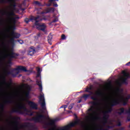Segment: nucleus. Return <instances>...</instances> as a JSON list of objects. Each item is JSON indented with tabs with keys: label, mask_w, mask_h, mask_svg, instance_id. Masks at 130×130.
<instances>
[{
	"label": "nucleus",
	"mask_w": 130,
	"mask_h": 130,
	"mask_svg": "<svg viewBox=\"0 0 130 130\" xmlns=\"http://www.w3.org/2000/svg\"><path fill=\"white\" fill-rule=\"evenodd\" d=\"M49 121L46 123L45 125L52 127L50 130H69L71 127H74V126H76L77 124H79L80 123V120L77 119L74 122H71L67 125L56 129V124L55 123H56V121L59 120V119L58 118L55 119H50L49 118Z\"/></svg>",
	"instance_id": "nucleus-1"
},
{
	"label": "nucleus",
	"mask_w": 130,
	"mask_h": 130,
	"mask_svg": "<svg viewBox=\"0 0 130 130\" xmlns=\"http://www.w3.org/2000/svg\"><path fill=\"white\" fill-rule=\"evenodd\" d=\"M18 109H13L11 113H19V114H24V112H26V114L27 115H29V116H32L33 115V112H30L27 108H26V107L25 106V105L21 104L19 105L18 106Z\"/></svg>",
	"instance_id": "nucleus-2"
},
{
	"label": "nucleus",
	"mask_w": 130,
	"mask_h": 130,
	"mask_svg": "<svg viewBox=\"0 0 130 130\" xmlns=\"http://www.w3.org/2000/svg\"><path fill=\"white\" fill-rule=\"evenodd\" d=\"M104 96V93L103 92L101 91V90L99 89L98 91H96L94 96H91L90 99L91 100L93 101L91 102L90 103L93 106H97V105H99L100 103L99 102V99H98V97H103Z\"/></svg>",
	"instance_id": "nucleus-3"
},
{
	"label": "nucleus",
	"mask_w": 130,
	"mask_h": 130,
	"mask_svg": "<svg viewBox=\"0 0 130 130\" xmlns=\"http://www.w3.org/2000/svg\"><path fill=\"white\" fill-rule=\"evenodd\" d=\"M42 21V19L39 18V19H37V20L35 22V26H37V29L38 30H40L41 31H43V32H46L45 31V29H46V25H45V24L42 23V24H40L39 22H41Z\"/></svg>",
	"instance_id": "nucleus-4"
},
{
	"label": "nucleus",
	"mask_w": 130,
	"mask_h": 130,
	"mask_svg": "<svg viewBox=\"0 0 130 130\" xmlns=\"http://www.w3.org/2000/svg\"><path fill=\"white\" fill-rule=\"evenodd\" d=\"M122 74L125 78L122 77L121 82H118V85L121 86L122 84L127 85V79L130 78L129 73H126L125 71H122Z\"/></svg>",
	"instance_id": "nucleus-5"
},
{
	"label": "nucleus",
	"mask_w": 130,
	"mask_h": 130,
	"mask_svg": "<svg viewBox=\"0 0 130 130\" xmlns=\"http://www.w3.org/2000/svg\"><path fill=\"white\" fill-rule=\"evenodd\" d=\"M45 115H44L43 114H37V115L36 117H34L31 119H30V120L32 121H34L35 122H43V119H45Z\"/></svg>",
	"instance_id": "nucleus-6"
},
{
	"label": "nucleus",
	"mask_w": 130,
	"mask_h": 130,
	"mask_svg": "<svg viewBox=\"0 0 130 130\" xmlns=\"http://www.w3.org/2000/svg\"><path fill=\"white\" fill-rule=\"evenodd\" d=\"M120 103V101L118 100H114L112 101V103L110 104V107L108 108V110L104 112L105 113L108 114V113H111L112 112V110H113V106H116V105H118Z\"/></svg>",
	"instance_id": "nucleus-7"
},
{
	"label": "nucleus",
	"mask_w": 130,
	"mask_h": 130,
	"mask_svg": "<svg viewBox=\"0 0 130 130\" xmlns=\"http://www.w3.org/2000/svg\"><path fill=\"white\" fill-rule=\"evenodd\" d=\"M1 13L3 15H6V14H7L8 16H16V17H13L11 18V20L13 21V23H14V24L16 23V20H17V19H20V17L17 16L16 14H15V13H14L13 11H12L11 12H8V13H7V12H5V11H2Z\"/></svg>",
	"instance_id": "nucleus-8"
},
{
	"label": "nucleus",
	"mask_w": 130,
	"mask_h": 130,
	"mask_svg": "<svg viewBox=\"0 0 130 130\" xmlns=\"http://www.w3.org/2000/svg\"><path fill=\"white\" fill-rule=\"evenodd\" d=\"M19 55V53H15L14 50L12 49L10 54L7 55V56H9V63H12V58H15L16 59Z\"/></svg>",
	"instance_id": "nucleus-9"
},
{
	"label": "nucleus",
	"mask_w": 130,
	"mask_h": 130,
	"mask_svg": "<svg viewBox=\"0 0 130 130\" xmlns=\"http://www.w3.org/2000/svg\"><path fill=\"white\" fill-rule=\"evenodd\" d=\"M40 18V15H38L36 17L33 16H30L29 17V19L28 18H26L24 19V22H25V23L26 24H28V23H29V22H30V21H31V22H33V21H37V20H38Z\"/></svg>",
	"instance_id": "nucleus-10"
},
{
	"label": "nucleus",
	"mask_w": 130,
	"mask_h": 130,
	"mask_svg": "<svg viewBox=\"0 0 130 130\" xmlns=\"http://www.w3.org/2000/svg\"><path fill=\"white\" fill-rule=\"evenodd\" d=\"M39 100L42 102L41 103V106L42 109H43V110H45L46 109V106L45 104V99H44V95L40 94L39 96Z\"/></svg>",
	"instance_id": "nucleus-11"
},
{
	"label": "nucleus",
	"mask_w": 130,
	"mask_h": 130,
	"mask_svg": "<svg viewBox=\"0 0 130 130\" xmlns=\"http://www.w3.org/2000/svg\"><path fill=\"white\" fill-rule=\"evenodd\" d=\"M12 36L13 38L10 39L9 42H10V43H14V39H15V38L16 39H18V38H20V35L19 34L15 33L14 31H12Z\"/></svg>",
	"instance_id": "nucleus-12"
},
{
	"label": "nucleus",
	"mask_w": 130,
	"mask_h": 130,
	"mask_svg": "<svg viewBox=\"0 0 130 130\" xmlns=\"http://www.w3.org/2000/svg\"><path fill=\"white\" fill-rule=\"evenodd\" d=\"M55 1L58 2V0H49L48 1L49 3L48 4H46V6H47V7H51L53 4V7H55V8H57L58 7V5H57V4Z\"/></svg>",
	"instance_id": "nucleus-13"
},
{
	"label": "nucleus",
	"mask_w": 130,
	"mask_h": 130,
	"mask_svg": "<svg viewBox=\"0 0 130 130\" xmlns=\"http://www.w3.org/2000/svg\"><path fill=\"white\" fill-rule=\"evenodd\" d=\"M36 52H38L37 48H35L34 47H31L28 52V55L32 56L35 53H36Z\"/></svg>",
	"instance_id": "nucleus-14"
},
{
	"label": "nucleus",
	"mask_w": 130,
	"mask_h": 130,
	"mask_svg": "<svg viewBox=\"0 0 130 130\" xmlns=\"http://www.w3.org/2000/svg\"><path fill=\"white\" fill-rule=\"evenodd\" d=\"M28 104L32 109H38V108L37 107V104H36L35 103L29 101H28Z\"/></svg>",
	"instance_id": "nucleus-15"
},
{
	"label": "nucleus",
	"mask_w": 130,
	"mask_h": 130,
	"mask_svg": "<svg viewBox=\"0 0 130 130\" xmlns=\"http://www.w3.org/2000/svg\"><path fill=\"white\" fill-rule=\"evenodd\" d=\"M15 71H21V72H28V70H27L26 67H25L24 66H18L15 69Z\"/></svg>",
	"instance_id": "nucleus-16"
},
{
	"label": "nucleus",
	"mask_w": 130,
	"mask_h": 130,
	"mask_svg": "<svg viewBox=\"0 0 130 130\" xmlns=\"http://www.w3.org/2000/svg\"><path fill=\"white\" fill-rule=\"evenodd\" d=\"M108 118H109V115L104 112V117L103 118V120L104 121V125H105V123L107 122Z\"/></svg>",
	"instance_id": "nucleus-17"
},
{
	"label": "nucleus",
	"mask_w": 130,
	"mask_h": 130,
	"mask_svg": "<svg viewBox=\"0 0 130 130\" xmlns=\"http://www.w3.org/2000/svg\"><path fill=\"white\" fill-rule=\"evenodd\" d=\"M4 103L5 104H12V103H14V100L12 99V97L9 96L8 100L4 101Z\"/></svg>",
	"instance_id": "nucleus-18"
},
{
	"label": "nucleus",
	"mask_w": 130,
	"mask_h": 130,
	"mask_svg": "<svg viewBox=\"0 0 130 130\" xmlns=\"http://www.w3.org/2000/svg\"><path fill=\"white\" fill-rule=\"evenodd\" d=\"M5 75H7V76H9V75H12V76H13V77H16L18 74H19V72H16L15 75H14V73H13V71H6L5 72Z\"/></svg>",
	"instance_id": "nucleus-19"
},
{
	"label": "nucleus",
	"mask_w": 130,
	"mask_h": 130,
	"mask_svg": "<svg viewBox=\"0 0 130 130\" xmlns=\"http://www.w3.org/2000/svg\"><path fill=\"white\" fill-rule=\"evenodd\" d=\"M16 0H8V3H13V4H11V7H12V9L13 10H16Z\"/></svg>",
	"instance_id": "nucleus-20"
},
{
	"label": "nucleus",
	"mask_w": 130,
	"mask_h": 130,
	"mask_svg": "<svg viewBox=\"0 0 130 130\" xmlns=\"http://www.w3.org/2000/svg\"><path fill=\"white\" fill-rule=\"evenodd\" d=\"M88 111L92 112L91 113H89L90 116H93V115L96 113V112L94 110V107L93 106H91V108L88 109Z\"/></svg>",
	"instance_id": "nucleus-21"
},
{
	"label": "nucleus",
	"mask_w": 130,
	"mask_h": 130,
	"mask_svg": "<svg viewBox=\"0 0 130 130\" xmlns=\"http://www.w3.org/2000/svg\"><path fill=\"white\" fill-rule=\"evenodd\" d=\"M36 83L38 86H39V87L40 92H42L43 88H42V84H41V81L37 80L36 81Z\"/></svg>",
	"instance_id": "nucleus-22"
},
{
	"label": "nucleus",
	"mask_w": 130,
	"mask_h": 130,
	"mask_svg": "<svg viewBox=\"0 0 130 130\" xmlns=\"http://www.w3.org/2000/svg\"><path fill=\"white\" fill-rule=\"evenodd\" d=\"M118 111L120 112H117V113L118 114H119V115H121L122 113H124V109L123 108H121L120 109H118Z\"/></svg>",
	"instance_id": "nucleus-23"
},
{
	"label": "nucleus",
	"mask_w": 130,
	"mask_h": 130,
	"mask_svg": "<svg viewBox=\"0 0 130 130\" xmlns=\"http://www.w3.org/2000/svg\"><path fill=\"white\" fill-rule=\"evenodd\" d=\"M119 97H121V98H122V99H123V100H126V101H128V100H129V99H130V94L127 95V96L126 98H124V97H123V95H122L120 94H119Z\"/></svg>",
	"instance_id": "nucleus-24"
},
{
	"label": "nucleus",
	"mask_w": 130,
	"mask_h": 130,
	"mask_svg": "<svg viewBox=\"0 0 130 130\" xmlns=\"http://www.w3.org/2000/svg\"><path fill=\"white\" fill-rule=\"evenodd\" d=\"M112 127H113L112 126L107 125L106 128L101 127V128L98 129V130H109V128H112Z\"/></svg>",
	"instance_id": "nucleus-25"
},
{
	"label": "nucleus",
	"mask_w": 130,
	"mask_h": 130,
	"mask_svg": "<svg viewBox=\"0 0 130 130\" xmlns=\"http://www.w3.org/2000/svg\"><path fill=\"white\" fill-rule=\"evenodd\" d=\"M34 4L37 6H38L39 7H44V5L42 4L41 3L39 2V1H34Z\"/></svg>",
	"instance_id": "nucleus-26"
},
{
	"label": "nucleus",
	"mask_w": 130,
	"mask_h": 130,
	"mask_svg": "<svg viewBox=\"0 0 130 130\" xmlns=\"http://www.w3.org/2000/svg\"><path fill=\"white\" fill-rule=\"evenodd\" d=\"M52 40V36L49 35L48 36V43H49L50 44V45H51V44H52V43H51Z\"/></svg>",
	"instance_id": "nucleus-27"
},
{
	"label": "nucleus",
	"mask_w": 130,
	"mask_h": 130,
	"mask_svg": "<svg viewBox=\"0 0 130 130\" xmlns=\"http://www.w3.org/2000/svg\"><path fill=\"white\" fill-rule=\"evenodd\" d=\"M90 96H91V94H83L82 98H83V99L87 100V99H88V98H89Z\"/></svg>",
	"instance_id": "nucleus-28"
},
{
	"label": "nucleus",
	"mask_w": 130,
	"mask_h": 130,
	"mask_svg": "<svg viewBox=\"0 0 130 130\" xmlns=\"http://www.w3.org/2000/svg\"><path fill=\"white\" fill-rule=\"evenodd\" d=\"M120 98H121V100L123 103V105L124 106H125V105H126L127 104V101L122 99V98H121V97H120Z\"/></svg>",
	"instance_id": "nucleus-29"
},
{
	"label": "nucleus",
	"mask_w": 130,
	"mask_h": 130,
	"mask_svg": "<svg viewBox=\"0 0 130 130\" xmlns=\"http://www.w3.org/2000/svg\"><path fill=\"white\" fill-rule=\"evenodd\" d=\"M12 119L13 120H15V122L14 123L16 124H17L18 123V117H12Z\"/></svg>",
	"instance_id": "nucleus-30"
},
{
	"label": "nucleus",
	"mask_w": 130,
	"mask_h": 130,
	"mask_svg": "<svg viewBox=\"0 0 130 130\" xmlns=\"http://www.w3.org/2000/svg\"><path fill=\"white\" fill-rule=\"evenodd\" d=\"M58 21V18H55L54 20H53L51 22V24L52 23H56V22Z\"/></svg>",
	"instance_id": "nucleus-31"
},
{
	"label": "nucleus",
	"mask_w": 130,
	"mask_h": 130,
	"mask_svg": "<svg viewBox=\"0 0 130 130\" xmlns=\"http://www.w3.org/2000/svg\"><path fill=\"white\" fill-rule=\"evenodd\" d=\"M0 109L2 110V111H4V110H5V105L3 104L0 105Z\"/></svg>",
	"instance_id": "nucleus-32"
},
{
	"label": "nucleus",
	"mask_w": 130,
	"mask_h": 130,
	"mask_svg": "<svg viewBox=\"0 0 130 130\" xmlns=\"http://www.w3.org/2000/svg\"><path fill=\"white\" fill-rule=\"evenodd\" d=\"M61 39H62V40H66L67 37H66V35H64V34H62L61 36Z\"/></svg>",
	"instance_id": "nucleus-33"
},
{
	"label": "nucleus",
	"mask_w": 130,
	"mask_h": 130,
	"mask_svg": "<svg viewBox=\"0 0 130 130\" xmlns=\"http://www.w3.org/2000/svg\"><path fill=\"white\" fill-rule=\"evenodd\" d=\"M29 95H30V92L29 91H27L25 93V95L26 98H29Z\"/></svg>",
	"instance_id": "nucleus-34"
},
{
	"label": "nucleus",
	"mask_w": 130,
	"mask_h": 130,
	"mask_svg": "<svg viewBox=\"0 0 130 130\" xmlns=\"http://www.w3.org/2000/svg\"><path fill=\"white\" fill-rule=\"evenodd\" d=\"M74 103L70 105V106L68 107V108H69V109H70V110L73 109V107H74Z\"/></svg>",
	"instance_id": "nucleus-35"
},
{
	"label": "nucleus",
	"mask_w": 130,
	"mask_h": 130,
	"mask_svg": "<svg viewBox=\"0 0 130 130\" xmlns=\"http://www.w3.org/2000/svg\"><path fill=\"white\" fill-rule=\"evenodd\" d=\"M54 11H55V8H50V12H52V13H54Z\"/></svg>",
	"instance_id": "nucleus-36"
},
{
	"label": "nucleus",
	"mask_w": 130,
	"mask_h": 130,
	"mask_svg": "<svg viewBox=\"0 0 130 130\" xmlns=\"http://www.w3.org/2000/svg\"><path fill=\"white\" fill-rule=\"evenodd\" d=\"M41 36V33L39 32V33H38V34H37V36L35 37V38H36V37H37V38H39V37H40Z\"/></svg>",
	"instance_id": "nucleus-37"
},
{
	"label": "nucleus",
	"mask_w": 130,
	"mask_h": 130,
	"mask_svg": "<svg viewBox=\"0 0 130 130\" xmlns=\"http://www.w3.org/2000/svg\"><path fill=\"white\" fill-rule=\"evenodd\" d=\"M68 107V105H65L61 106L60 108H64V110H66V108Z\"/></svg>",
	"instance_id": "nucleus-38"
},
{
	"label": "nucleus",
	"mask_w": 130,
	"mask_h": 130,
	"mask_svg": "<svg viewBox=\"0 0 130 130\" xmlns=\"http://www.w3.org/2000/svg\"><path fill=\"white\" fill-rule=\"evenodd\" d=\"M46 14H48V13H50V8H48L46 10Z\"/></svg>",
	"instance_id": "nucleus-39"
},
{
	"label": "nucleus",
	"mask_w": 130,
	"mask_h": 130,
	"mask_svg": "<svg viewBox=\"0 0 130 130\" xmlns=\"http://www.w3.org/2000/svg\"><path fill=\"white\" fill-rule=\"evenodd\" d=\"M88 93H89V94H88V95H94V92H93V91H90L88 92Z\"/></svg>",
	"instance_id": "nucleus-40"
},
{
	"label": "nucleus",
	"mask_w": 130,
	"mask_h": 130,
	"mask_svg": "<svg viewBox=\"0 0 130 130\" xmlns=\"http://www.w3.org/2000/svg\"><path fill=\"white\" fill-rule=\"evenodd\" d=\"M5 3H7V2H6V0H1L0 1V4H5Z\"/></svg>",
	"instance_id": "nucleus-41"
},
{
	"label": "nucleus",
	"mask_w": 130,
	"mask_h": 130,
	"mask_svg": "<svg viewBox=\"0 0 130 130\" xmlns=\"http://www.w3.org/2000/svg\"><path fill=\"white\" fill-rule=\"evenodd\" d=\"M89 91H90V89H89V87L86 88L85 90V92H87V93H89Z\"/></svg>",
	"instance_id": "nucleus-42"
},
{
	"label": "nucleus",
	"mask_w": 130,
	"mask_h": 130,
	"mask_svg": "<svg viewBox=\"0 0 130 130\" xmlns=\"http://www.w3.org/2000/svg\"><path fill=\"white\" fill-rule=\"evenodd\" d=\"M127 121H130V115L127 116Z\"/></svg>",
	"instance_id": "nucleus-43"
},
{
	"label": "nucleus",
	"mask_w": 130,
	"mask_h": 130,
	"mask_svg": "<svg viewBox=\"0 0 130 130\" xmlns=\"http://www.w3.org/2000/svg\"><path fill=\"white\" fill-rule=\"evenodd\" d=\"M11 30H15V29H16V27L15 26H11L10 27Z\"/></svg>",
	"instance_id": "nucleus-44"
},
{
	"label": "nucleus",
	"mask_w": 130,
	"mask_h": 130,
	"mask_svg": "<svg viewBox=\"0 0 130 130\" xmlns=\"http://www.w3.org/2000/svg\"><path fill=\"white\" fill-rule=\"evenodd\" d=\"M117 126H121V122L120 121H119L117 124Z\"/></svg>",
	"instance_id": "nucleus-45"
},
{
	"label": "nucleus",
	"mask_w": 130,
	"mask_h": 130,
	"mask_svg": "<svg viewBox=\"0 0 130 130\" xmlns=\"http://www.w3.org/2000/svg\"><path fill=\"white\" fill-rule=\"evenodd\" d=\"M18 42L20 43V44H22V43H24V42L22 40H19Z\"/></svg>",
	"instance_id": "nucleus-46"
},
{
	"label": "nucleus",
	"mask_w": 130,
	"mask_h": 130,
	"mask_svg": "<svg viewBox=\"0 0 130 130\" xmlns=\"http://www.w3.org/2000/svg\"><path fill=\"white\" fill-rule=\"evenodd\" d=\"M37 73H41V70L40 69V68H38Z\"/></svg>",
	"instance_id": "nucleus-47"
},
{
	"label": "nucleus",
	"mask_w": 130,
	"mask_h": 130,
	"mask_svg": "<svg viewBox=\"0 0 130 130\" xmlns=\"http://www.w3.org/2000/svg\"><path fill=\"white\" fill-rule=\"evenodd\" d=\"M126 113H127L128 114H130V108L128 110L126 111Z\"/></svg>",
	"instance_id": "nucleus-48"
},
{
	"label": "nucleus",
	"mask_w": 130,
	"mask_h": 130,
	"mask_svg": "<svg viewBox=\"0 0 130 130\" xmlns=\"http://www.w3.org/2000/svg\"><path fill=\"white\" fill-rule=\"evenodd\" d=\"M88 89H89V90H92V89H93V86H92V85H90V86H89V87H88Z\"/></svg>",
	"instance_id": "nucleus-49"
},
{
	"label": "nucleus",
	"mask_w": 130,
	"mask_h": 130,
	"mask_svg": "<svg viewBox=\"0 0 130 130\" xmlns=\"http://www.w3.org/2000/svg\"><path fill=\"white\" fill-rule=\"evenodd\" d=\"M41 75V73H37V77H39Z\"/></svg>",
	"instance_id": "nucleus-50"
},
{
	"label": "nucleus",
	"mask_w": 130,
	"mask_h": 130,
	"mask_svg": "<svg viewBox=\"0 0 130 130\" xmlns=\"http://www.w3.org/2000/svg\"><path fill=\"white\" fill-rule=\"evenodd\" d=\"M124 127H121L120 128L118 129V130H124Z\"/></svg>",
	"instance_id": "nucleus-51"
},
{
	"label": "nucleus",
	"mask_w": 130,
	"mask_h": 130,
	"mask_svg": "<svg viewBox=\"0 0 130 130\" xmlns=\"http://www.w3.org/2000/svg\"><path fill=\"white\" fill-rule=\"evenodd\" d=\"M82 102V100H80L78 101L77 103H81Z\"/></svg>",
	"instance_id": "nucleus-52"
},
{
	"label": "nucleus",
	"mask_w": 130,
	"mask_h": 130,
	"mask_svg": "<svg viewBox=\"0 0 130 130\" xmlns=\"http://www.w3.org/2000/svg\"><path fill=\"white\" fill-rule=\"evenodd\" d=\"M22 5H23V6H25L26 5V3L25 2H23L22 3Z\"/></svg>",
	"instance_id": "nucleus-53"
},
{
	"label": "nucleus",
	"mask_w": 130,
	"mask_h": 130,
	"mask_svg": "<svg viewBox=\"0 0 130 130\" xmlns=\"http://www.w3.org/2000/svg\"><path fill=\"white\" fill-rule=\"evenodd\" d=\"M130 65V61L127 62L126 64V66H129Z\"/></svg>",
	"instance_id": "nucleus-54"
},
{
	"label": "nucleus",
	"mask_w": 130,
	"mask_h": 130,
	"mask_svg": "<svg viewBox=\"0 0 130 130\" xmlns=\"http://www.w3.org/2000/svg\"><path fill=\"white\" fill-rule=\"evenodd\" d=\"M82 127H87V126L85 124L82 125Z\"/></svg>",
	"instance_id": "nucleus-55"
},
{
	"label": "nucleus",
	"mask_w": 130,
	"mask_h": 130,
	"mask_svg": "<svg viewBox=\"0 0 130 130\" xmlns=\"http://www.w3.org/2000/svg\"><path fill=\"white\" fill-rule=\"evenodd\" d=\"M21 11H25L26 10V9H25V8H21Z\"/></svg>",
	"instance_id": "nucleus-56"
},
{
	"label": "nucleus",
	"mask_w": 130,
	"mask_h": 130,
	"mask_svg": "<svg viewBox=\"0 0 130 130\" xmlns=\"http://www.w3.org/2000/svg\"><path fill=\"white\" fill-rule=\"evenodd\" d=\"M117 90L118 91V92H120V89L118 88V89H117Z\"/></svg>",
	"instance_id": "nucleus-57"
},
{
	"label": "nucleus",
	"mask_w": 130,
	"mask_h": 130,
	"mask_svg": "<svg viewBox=\"0 0 130 130\" xmlns=\"http://www.w3.org/2000/svg\"><path fill=\"white\" fill-rule=\"evenodd\" d=\"M4 83L6 84V85H9V83H7V82H6V81H4Z\"/></svg>",
	"instance_id": "nucleus-58"
},
{
	"label": "nucleus",
	"mask_w": 130,
	"mask_h": 130,
	"mask_svg": "<svg viewBox=\"0 0 130 130\" xmlns=\"http://www.w3.org/2000/svg\"><path fill=\"white\" fill-rule=\"evenodd\" d=\"M0 24H2V20H0Z\"/></svg>",
	"instance_id": "nucleus-59"
},
{
	"label": "nucleus",
	"mask_w": 130,
	"mask_h": 130,
	"mask_svg": "<svg viewBox=\"0 0 130 130\" xmlns=\"http://www.w3.org/2000/svg\"><path fill=\"white\" fill-rule=\"evenodd\" d=\"M128 127H129V128H130V124H129V125L128 126Z\"/></svg>",
	"instance_id": "nucleus-60"
},
{
	"label": "nucleus",
	"mask_w": 130,
	"mask_h": 130,
	"mask_svg": "<svg viewBox=\"0 0 130 130\" xmlns=\"http://www.w3.org/2000/svg\"><path fill=\"white\" fill-rule=\"evenodd\" d=\"M15 130H18V129H15Z\"/></svg>",
	"instance_id": "nucleus-61"
},
{
	"label": "nucleus",
	"mask_w": 130,
	"mask_h": 130,
	"mask_svg": "<svg viewBox=\"0 0 130 130\" xmlns=\"http://www.w3.org/2000/svg\"><path fill=\"white\" fill-rule=\"evenodd\" d=\"M76 117H77V116L76 115Z\"/></svg>",
	"instance_id": "nucleus-62"
}]
</instances>
